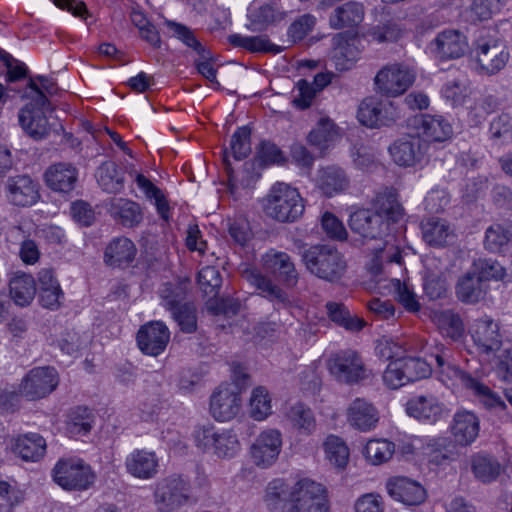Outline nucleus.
Masks as SVG:
<instances>
[{
  "label": "nucleus",
  "instance_id": "nucleus-1",
  "mask_svg": "<svg viewBox=\"0 0 512 512\" xmlns=\"http://www.w3.org/2000/svg\"><path fill=\"white\" fill-rule=\"evenodd\" d=\"M307 270L316 277L334 283L346 272L347 264L343 255L330 245H313L302 253Z\"/></svg>",
  "mask_w": 512,
  "mask_h": 512
},
{
  "label": "nucleus",
  "instance_id": "nucleus-2",
  "mask_svg": "<svg viewBox=\"0 0 512 512\" xmlns=\"http://www.w3.org/2000/svg\"><path fill=\"white\" fill-rule=\"evenodd\" d=\"M304 202L298 190L285 183H277L266 199L265 212L279 222H294L304 213Z\"/></svg>",
  "mask_w": 512,
  "mask_h": 512
},
{
  "label": "nucleus",
  "instance_id": "nucleus-3",
  "mask_svg": "<svg viewBox=\"0 0 512 512\" xmlns=\"http://www.w3.org/2000/svg\"><path fill=\"white\" fill-rule=\"evenodd\" d=\"M56 484L68 491H84L93 486L96 474L79 458L60 459L52 470Z\"/></svg>",
  "mask_w": 512,
  "mask_h": 512
},
{
  "label": "nucleus",
  "instance_id": "nucleus-4",
  "mask_svg": "<svg viewBox=\"0 0 512 512\" xmlns=\"http://www.w3.org/2000/svg\"><path fill=\"white\" fill-rule=\"evenodd\" d=\"M191 485L182 475H170L155 485L154 502L159 511L172 512L190 501Z\"/></svg>",
  "mask_w": 512,
  "mask_h": 512
},
{
  "label": "nucleus",
  "instance_id": "nucleus-5",
  "mask_svg": "<svg viewBox=\"0 0 512 512\" xmlns=\"http://www.w3.org/2000/svg\"><path fill=\"white\" fill-rule=\"evenodd\" d=\"M329 370L339 382L349 385L358 384L371 376L361 356L353 350L335 354L329 361Z\"/></svg>",
  "mask_w": 512,
  "mask_h": 512
},
{
  "label": "nucleus",
  "instance_id": "nucleus-6",
  "mask_svg": "<svg viewBox=\"0 0 512 512\" xmlns=\"http://www.w3.org/2000/svg\"><path fill=\"white\" fill-rule=\"evenodd\" d=\"M165 24L172 31L174 37L182 41L187 47L192 48L199 55V59L195 61L198 72L208 81L219 86L216 80V69L211 63L213 56L196 38L193 31L187 26L171 20H166Z\"/></svg>",
  "mask_w": 512,
  "mask_h": 512
},
{
  "label": "nucleus",
  "instance_id": "nucleus-7",
  "mask_svg": "<svg viewBox=\"0 0 512 512\" xmlns=\"http://www.w3.org/2000/svg\"><path fill=\"white\" fill-rule=\"evenodd\" d=\"M58 373L53 367H35L31 369L19 384L23 397L29 401L43 399L58 386Z\"/></svg>",
  "mask_w": 512,
  "mask_h": 512
},
{
  "label": "nucleus",
  "instance_id": "nucleus-8",
  "mask_svg": "<svg viewBox=\"0 0 512 512\" xmlns=\"http://www.w3.org/2000/svg\"><path fill=\"white\" fill-rule=\"evenodd\" d=\"M415 74L407 66L390 64L384 66L375 76L376 89L388 96L396 97L403 94L414 82Z\"/></svg>",
  "mask_w": 512,
  "mask_h": 512
},
{
  "label": "nucleus",
  "instance_id": "nucleus-9",
  "mask_svg": "<svg viewBox=\"0 0 512 512\" xmlns=\"http://www.w3.org/2000/svg\"><path fill=\"white\" fill-rule=\"evenodd\" d=\"M474 52L477 64L487 75H494L501 71L510 58L504 42L494 38L479 39Z\"/></svg>",
  "mask_w": 512,
  "mask_h": 512
},
{
  "label": "nucleus",
  "instance_id": "nucleus-10",
  "mask_svg": "<svg viewBox=\"0 0 512 512\" xmlns=\"http://www.w3.org/2000/svg\"><path fill=\"white\" fill-rule=\"evenodd\" d=\"M428 146L419 135H407L396 140L389 147V153L398 166L414 167L426 160Z\"/></svg>",
  "mask_w": 512,
  "mask_h": 512
},
{
  "label": "nucleus",
  "instance_id": "nucleus-11",
  "mask_svg": "<svg viewBox=\"0 0 512 512\" xmlns=\"http://www.w3.org/2000/svg\"><path fill=\"white\" fill-rule=\"evenodd\" d=\"M242 406L240 391L231 385H220L210 397V413L220 422L234 419Z\"/></svg>",
  "mask_w": 512,
  "mask_h": 512
},
{
  "label": "nucleus",
  "instance_id": "nucleus-12",
  "mask_svg": "<svg viewBox=\"0 0 512 512\" xmlns=\"http://www.w3.org/2000/svg\"><path fill=\"white\" fill-rule=\"evenodd\" d=\"M289 512H330L325 487L308 478L303 479L301 489Z\"/></svg>",
  "mask_w": 512,
  "mask_h": 512
},
{
  "label": "nucleus",
  "instance_id": "nucleus-13",
  "mask_svg": "<svg viewBox=\"0 0 512 512\" xmlns=\"http://www.w3.org/2000/svg\"><path fill=\"white\" fill-rule=\"evenodd\" d=\"M282 448V434L277 429L262 431L251 446L253 463L260 468L272 466Z\"/></svg>",
  "mask_w": 512,
  "mask_h": 512
},
{
  "label": "nucleus",
  "instance_id": "nucleus-14",
  "mask_svg": "<svg viewBox=\"0 0 512 512\" xmlns=\"http://www.w3.org/2000/svg\"><path fill=\"white\" fill-rule=\"evenodd\" d=\"M431 53L439 60H453L464 56L468 49L466 36L456 29H445L430 42Z\"/></svg>",
  "mask_w": 512,
  "mask_h": 512
},
{
  "label": "nucleus",
  "instance_id": "nucleus-15",
  "mask_svg": "<svg viewBox=\"0 0 512 512\" xmlns=\"http://www.w3.org/2000/svg\"><path fill=\"white\" fill-rule=\"evenodd\" d=\"M241 276L256 289L258 295L272 302L274 306L280 308L290 304L287 292L260 270L245 267L241 270Z\"/></svg>",
  "mask_w": 512,
  "mask_h": 512
},
{
  "label": "nucleus",
  "instance_id": "nucleus-16",
  "mask_svg": "<svg viewBox=\"0 0 512 512\" xmlns=\"http://www.w3.org/2000/svg\"><path fill=\"white\" fill-rule=\"evenodd\" d=\"M4 189L8 201L14 206L30 207L40 199L38 182L26 174L9 177Z\"/></svg>",
  "mask_w": 512,
  "mask_h": 512
},
{
  "label": "nucleus",
  "instance_id": "nucleus-17",
  "mask_svg": "<svg viewBox=\"0 0 512 512\" xmlns=\"http://www.w3.org/2000/svg\"><path fill=\"white\" fill-rule=\"evenodd\" d=\"M351 231L364 239H380L389 232L388 222L373 209H358L350 215Z\"/></svg>",
  "mask_w": 512,
  "mask_h": 512
},
{
  "label": "nucleus",
  "instance_id": "nucleus-18",
  "mask_svg": "<svg viewBox=\"0 0 512 512\" xmlns=\"http://www.w3.org/2000/svg\"><path fill=\"white\" fill-rule=\"evenodd\" d=\"M303 479L289 485L282 479L271 481L265 493V504L271 512H289L298 496Z\"/></svg>",
  "mask_w": 512,
  "mask_h": 512
},
{
  "label": "nucleus",
  "instance_id": "nucleus-19",
  "mask_svg": "<svg viewBox=\"0 0 512 512\" xmlns=\"http://www.w3.org/2000/svg\"><path fill=\"white\" fill-rule=\"evenodd\" d=\"M136 340L144 354L158 356L165 350L170 340V332L162 321H151L140 327Z\"/></svg>",
  "mask_w": 512,
  "mask_h": 512
},
{
  "label": "nucleus",
  "instance_id": "nucleus-20",
  "mask_svg": "<svg viewBox=\"0 0 512 512\" xmlns=\"http://www.w3.org/2000/svg\"><path fill=\"white\" fill-rule=\"evenodd\" d=\"M436 362V369L440 374L441 381L451 385L461 384L466 388L475 385V380L470 374L462 371L452 360L451 351L443 345L436 346V352L431 354Z\"/></svg>",
  "mask_w": 512,
  "mask_h": 512
},
{
  "label": "nucleus",
  "instance_id": "nucleus-21",
  "mask_svg": "<svg viewBox=\"0 0 512 512\" xmlns=\"http://www.w3.org/2000/svg\"><path fill=\"white\" fill-rule=\"evenodd\" d=\"M262 265L266 272L274 275L285 286L293 287L297 284L298 272L287 253L271 249L262 256Z\"/></svg>",
  "mask_w": 512,
  "mask_h": 512
},
{
  "label": "nucleus",
  "instance_id": "nucleus-22",
  "mask_svg": "<svg viewBox=\"0 0 512 512\" xmlns=\"http://www.w3.org/2000/svg\"><path fill=\"white\" fill-rule=\"evenodd\" d=\"M46 185L53 191L69 194L76 187L78 169L71 163L58 162L50 165L45 173Z\"/></svg>",
  "mask_w": 512,
  "mask_h": 512
},
{
  "label": "nucleus",
  "instance_id": "nucleus-23",
  "mask_svg": "<svg viewBox=\"0 0 512 512\" xmlns=\"http://www.w3.org/2000/svg\"><path fill=\"white\" fill-rule=\"evenodd\" d=\"M472 337L480 351L487 355L497 352L502 345L499 326L489 317L475 321Z\"/></svg>",
  "mask_w": 512,
  "mask_h": 512
},
{
  "label": "nucleus",
  "instance_id": "nucleus-24",
  "mask_svg": "<svg viewBox=\"0 0 512 512\" xmlns=\"http://www.w3.org/2000/svg\"><path fill=\"white\" fill-rule=\"evenodd\" d=\"M389 495L405 505H419L426 498V491L420 483L407 477H395L387 482Z\"/></svg>",
  "mask_w": 512,
  "mask_h": 512
},
{
  "label": "nucleus",
  "instance_id": "nucleus-25",
  "mask_svg": "<svg viewBox=\"0 0 512 512\" xmlns=\"http://www.w3.org/2000/svg\"><path fill=\"white\" fill-rule=\"evenodd\" d=\"M418 135L428 142H444L453 133L452 126L442 116L420 115L414 120Z\"/></svg>",
  "mask_w": 512,
  "mask_h": 512
},
{
  "label": "nucleus",
  "instance_id": "nucleus-26",
  "mask_svg": "<svg viewBox=\"0 0 512 512\" xmlns=\"http://www.w3.org/2000/svg\"><path fill=\"white\" fill-rule=\"evenodd\" d=\"M406 411L408 415L420 421L434 424L442 418L444 408L435 396L419 395L407 402Z\"/></svg>",
  "mask_w": 512,
  "mask_h": 512
},
{
  "label": "nucleus",
  "instance_id": "nucleus-27",
  "mask_svg": "<svg viewBox=\"0 0 512 512\" xmlns=\"http://www.w3.org/2000/svg\"><path fill=\"white\" fill-rule=\"evenodd\" d=\"M44 108L31 102L23 107L18 115L19 123L23 130L36 140L43 139L49 133L50 128L43 110Z\"/></svg>",
  "mask_w": 512,
  "mask_h": 512
},
{
  "label": "nucleus",
  "instance_id": "nucleus-28",
  "mask_svg": "<svg viewBox=\"0 0 512 512\" xmlns=\"http://www.w3.org/2000/svg\"><path fill=\"white\" fill-rule=\"evenodd\" d=\"M398 198L396 189L386 187L373 200V210L388 222V227L390 223H397L404 217V208Z\"/></svg>",
  "mask_w": 512,
  "mask_h": 512
},
{
  "label": "nucleus",
  "instance_id": "nucleus-29",
  "mask_svg": "<svg viewBox=\"0 0 512 512\" xmlns=\"http://www.w3.org/2000/svg\"><path fill=\"white\" fill-rule=\"evenodd\" d=\"M37 284L40 304L51 310L58 309L61 300L64 298V293L54 275V271L50 268L41 269L38 272Z\"/></svg>",
  "mask_w": 512,
  "mask_h": 512
},
{
  "label": "nucleus",
  "instance_id": "nucleus-30",
  "mask_svg": "<svg viewBox=\"0 0 512 512\" xmlns=\"http://www.w3.org/2000/svg\"><path fill=\"white\" fill-rule=\"evenodd\" d=\"M364 16L363 3L350 0L334 8L329 16V25L336 30L354 28L362 23Z\"/></svg>",
  "mask_w": 512,
  "mask_h": 512
},
{
  "label": "nucleus",
  "instance_id": "nucleus-31",
  "mask_svg": "<svg viewBox=\"0 0 512 512\" xmlns=\"http://www.w3.org/2000/svg\"><path fill=\"white\" fill-rule=\"evenodd\" d=\"M391 104L382 103L376 99H365L359 107L358 119L367 127L387 126L394 121L390 112Z\"/></svg>",
  "mask_w": 512,
  "mask_h": 512
},
{
  "label": "nucleus",
  "instance_id": "nucleus-32",
  "mask_svg": "<svg viewBox=\"0 0 512 512\" xmlns=\"http://www.w3.org/2000/svg\"><path fill=\"white\" fill-rule=\"evenodd\" d=\"M286 11L276 2L262 4L249 10L250 28L253 31H264L285 19Z\"/></svg>",
  "mask_w": 512,
  "mask_h": 512
},
{
  "label": "nucleus",
  "instance_id": "nucleus-33",
  "mask_svg": "<svg viewBox=\"0 0 512 512\" xmlns=\"http://www.w3.org/2000/svg\"><path fill=\"white\" fill-rule=\"evenodd\" d=\"M378 419L376 408L364 398H356L347 409L349 424L360 431L371 430Z\"/></svg>",
  "mask_w": 512,
  "mask_h": 512
},
{
  "label": "nucleus",
  "instance_id": "nucleus-34",
  "mask_svg": "<svg viewBox=\"0 0 512 512\" xmlns=\"http://www.w3.org/2000/svg\"><path fill=\"white\" fill-rule=\"evenodd\" d=\"M316 183L325 196L332 197L347 190L350 179L342 168L331 165L318 171Z\"/></svg>",
  "mask_w": 512,
  "mask_h": 512
},
{
  "label": "nucleus",
  "instance_id": "nucleus-35",
  "mask_svg": "<svg viewBox=\"0 0 512 512\" xmlns=\"http://www.w3.org/2000/svg\"><path fill=\"white\" fill-rule=\"evenodd\" d=\"M158 458L154 452L135 450L125 460L129 474L139 479H151L158 472Z\"/></svg>",
  "mask_w": 512,
  "mask_h": 512
},
{
  "label": "nucleus",
  "instance_id": "nucleus-36",
  "mask_svg": "<svg viewBox=\"0 0 512 512\" xmlns=\"http://www.w3.org/2000/svg\"><path fill=\"white\" fill-rule=\"evenodd\" d=\"M423 240L430 246L442 247L455 239L451 225L445 220L436 217L424 219L421 222Z\"/></svg>",
  "mask_w": 512,
  "mask_h": 512
},
{
  "label": "nucleus",
  "instance_id": "nucleus-37",
  "mask_svg": "<svg viewBox=\"0 0 512 512\" xmlns=\"http://www.w3.org/2000/svg\"><path fill=\"white\" fill-rule=\"evenodd\" d=\"M136 246L126 237L113 239L106 247L104 261L111 267H128L136 256Z\"/></svg>",
  "mask_w": 512,
  "mask_h": 512
},
{
  "label": "nucleus",
  "instance_id": "nucleus-38",
  "mask_svg": "<svg viewBox=\"0 0 512 512\" xmlns=\"http://www.w3.org/2000/svg\"><path fill=\"white\" fill-rule=\"evenodd\" d=\"M479 419L469 411L458 412L454 415L451 427L455 442L466 446L475 441L479 434Z\"/></svg>",
  "mask_w": 512,
  "mask_h": 512
},
{
  "label": "nucleus",
  "instance_id": "nucleus-39",
  "mask_svg": "<svg viewBox=\"0 0 512 512\" xmlns=\"http://www.w3.org/2000/svg\"><path fill=\"white\" fill-rule=\"evenodd\" d=\"M99 186L108 193H120L124 189V171L113 161L103 162L96 170Z\"/></svg>",
  "mask_w": 512,
  "mask_h": 512
},
{
  "label": "nucleus",
  "instance_id": "nucleus-40",
  "mask_svg": "<svg viewBox=\"0 0 512 512\" xmlns=\"http://www.w3.org/2000/svg\"><path fill=\"white\" fill-rule=\"evenodd\" d=\"M14 451L24 461H39L46 453V440L37 433L21 435L15 441Z\"/></svg>",
  "mask_w": 512,
  "mask_h": 512
},
{
  "label": "nucleus",
  "instance_id": "nucleus-41",
  "mask_svg": "<svg viewBox=\"0 0 512 512\" xmlns=\"http://www.w3.org/2000/svg\"><path fill=\"white\" fill-rule=\"evenodd\" d=\"M471 470L477 480L487 484L500 476L502 466L494 456L478 453L471 458Z\"/></svg>",
  "mask_w": 512,
  "mask_h": 512
},
{
  "label": "nucleus",
  "instance_id": "nucleus-42",
  "mask_svg": "<svg viewBox=\"0 0 512 512\" xmlns=\"http://www.w3.org/2000/svg\"><path fill=\"white\" fill-rule=\"evenodd\" d=\"M110 207L113 217L118 219L123 226H137L143 219L140 205L132 200L114 198L111 201Z\"/></svg>",
  "mask_w": 512,
  "mask_h": 512
},
{
  "label": "nucleus",
  "instance_id": "nucleus-43",
  "mask_svg": "<svg viewBox=\"0 0 512 512\" xmlns=\"http://www.w3.org/2000/svg\"><path fill=\"white\" fill-rule=\"evenodd\" d=\"M484 283L470 270L457 282V298L468 304L479 302L485 295Z\"/></svg>",
  "mask_w": 512,
  "mask_h": 512
},
{
  "label": "nucleus",
  "instance_id": "nucleus-44",
  "mask_svg": "<svg viewBox=\"0 0 512 512\" xmlns=\"http://www.w3.org/2000/svg\"><path fill=\"white\" fill-rule=\"evenodd\" d=\"M10 295L19 306H27L34 299L36 282L31 275L22 273L15 275L9 283Z\"/></svg>",
  "mask_w": 512,
  "mask_h": 512
},
{
  "label": "nucleus",
  "instance_id": "nucleus-45",
  "mask_svg": "<svg viewBox=\"0 0 512 512\" xmlns=\"http://www.w3.org/2000/svg\"><path fill=\"white\" fill-rule=\"evenodd\" d=\"M433 321L437 325L440 332L456 341L464 334V324L460 315L453 310L447 309L434 312Z\"/></svg>",
  "mask_w": 512,
  "mask_h": 512
},
{
  "label": "nucleus",
  "instance_id": "nucleus-46",
  "mask_svg": "<svg viewBox=\"0 0 512 512\" xmlns=\"http://www.w3.org/2000/svg\"><path fill=\"white\" fill-rule=\"evenodd\" d=\"M326 308L331 321L347 331L357 332L366 325L364 319L359 318L357 315H352L342 303L328 302Z\"/></svg>",
  "mask_w": 512,
  "mask_h": 512
},
{
  "label": "nucleus",
  "instance_id": "nucleus-47",
  "mask_svg": "<svg viewBox=\"0 0 512 512\" xmlns=\"http://www.w3.org/2000/svg\"><path fill=\"white\" fill-rule=\"evenodd\" d=\"M429 461L436 465H442L456 459V446L447 437L430 439L426 444Z\"/></svg>",
  "mask_w": 512,
  "mask_h": 512
},
{
  "label": "nucleus",
  "instance_id": "nucleus-48",
  "mask_svg": "<svg viewBox=\"0 0 512 512\" xmlns=\"http://www.w3.org/2000/svg\"><path fill=\"white\" fill-rule=\"evenodd\" d=\"M338 128L329 118H321L317 126L309 133L307 139L311 146L317 148L322 154L338 137Z\"/></svg>",
  "mask_w": 512,
  "mask_h": 512
},
{
  "label": "nucleus",
  "instance_id": "nucleus-49",
  "mask_svg": "<svg viewBox=\"0 0 512 512\" xmlns=\"http://www.w3.org/2000/svg\"><path fill=\"white\" fill-rule=\"evenodd\" d=\"M286 416L291 425L301 434L310 435L316 429V420L312 410L302 403L291 406Z\"/></svg>",
  "mask_w": 512,
  "mask_h": 512
},
{
  "label": "nucleus",
  "instance_id": "nucleus-50",
  "mask_svg": "<svg viewBox=\"0 0 512 512\" xmlns=\"http://www.w3.org/2000/svg\"><path fill=\"white\" fill-rule=\"evenodd\" d=\"M228 41L232 46L246 49L252 53H277L280 51L266 36H242L240 34H232L228 37Z\"/></svg>",
  "mask_w": 512,
  "mask_h": 512
},
{
  "label": "nucleus",
  "instance_id": "nucleus-51",
  "mask_svg": "<svg viewBox=\"0 0 512 512\" xmlns=\"http://www.w3.org/2000/svg\"><path fill=\"white\" fill-rule=\"evenodd\" d=\"M324 451L329 462L338 469L346 467L349 460V448L338 436L330 435L324 442Z\"/></svg>",
  "mask_w": 512,
  "mask_h": 512
},
{
  "label": "nucleus",
  "instance_id": "nucleus-52",
  "mask_svg": "<svg viewBox=\"0 0 512 512\" xmlns=\"http://www.w3.org/2000/svg\"><path fill=\"white\" fill-rule=\"evenodd\" d=\"M135 181L147 198L155 200L157 212L163 220L167 221L169 219L170 207L162 191L142 174H137Z\"/></svg>",
  "mask_w": 512,
  "mask_h": 512
},
{
  "label": "nucleus",
  "instance_id": "nucleus-53",
  "mask_svg": "<svg viewBox=\"0 0 512 512\" xmlns=\"http://www.w3.org/2000/svg\"><path fill=\"white\" fill-rule=\"evenodd\" d=\"M93 417L87 408L78 407L68 417L66 422L67 433L71 437L84 436L91 431Z\"/></svg>",
  "mask_w": 512,
  "mask_h": 512
},
{
  "label": "nucleus",
  "instance_id": "nucleus-54",
  "mask_svg": "<svg viewBox=\"0 0 512 512\" xmlns=\"http://www.w3.org/2000/svg\"><path fill=\"white\" fill-rule=\"evenodd\" d=\"M197 281L199 288L206 297L209 299L217 297L222 285V276L216 267H203L198 273Z\"/></svg>",
  "mask_w": 512,
  "mask_h": 512
},
{
  "label": "nucleus",
  "instance_id": "nucleus-55",
  "mask_svg": "<svg viewBox=\"0 0 512 512\" xmlns=\"http://www.w3.org/2000/svg\"><path fill=\"white\" fill-rule=\"evenodd\" d=\"M395 451L394 443L386 439H373L365 446V456L374 465L388 461Z\"/></svg>",
  "mask_w": 512,
  "mask_h": 512
},
{
  "label": "nucleus",
  "instance_id": "nucleus-56",
  "mask_svg": "<svg viewBox=\"0 0 512 512\" xmlns=\"http://www.w3.org/2000/svg\"><path fill=\"white\" fill-rule=\"evenodd\" d=\"M403 369L407 382H414L428 377L431 374V364L421 358H397Z\"/></svg>",
  "mask_w": 512,
  "mask_h": 512
},
{
  "label": "nucleus",
  "instance_id": "nucleus-57",
  "mask_svg": "<svg viewBox=\"0 0 512 512\" xmlns=\"http://www.w3.org/2000/svg\"><path fill=\"white\" fill-rule=\"evenodd\" d=\"M28 87L35 93L32 102L40 107H46L49 104L47 95H54L58 90L56 83L44 76L30 78Z\"/></svg>",
  "mask_w": 512,
  "mask_h": 512
},
{
  "label": "nucleus",
  "instance_id": "nucleus-58",
  "mask_svg": "<svg viewBox=\"0 0 512 512\" xmlns=\"http://www.w3.org/2000/svg\"><path fill=\"white\" fill-rule=\"evenodd\" d=\"M271 414V399L264 387L252 391L250 399V415L257 421H262Z\"/></svg>",
  "mask_w": 512,
  "mask_h": 512
},
{
  "label": "nucleus",
  "instance_id": "nucleus-59",
  "mask_svg": "<svg viewBox=\"0 0 512 512\" xmlns=\"http://www.w3.org/2000/svg\"><path fill=\"white\" fill-rule=\"evenodd\" d=\"M471 271L484 283L489 280H500L504 277V267L492 259L474 261Z\"/></svg>",
  "mask_w": 512,
  "mask_h": 512
},
{
  "label": "nucleus",
  "instance_id": "nucleus-60",
  "mask_svg": "<svg viewBox=\"0 0 512 512\" xmlns=\"http://www.w3.org/2000/svg\"><path fill=\"white\" fill-rule=\"evenodd\" d=\"M162 305L173 311L179 308L186 297V285L183 283H165L160 290Z\"/></svg>",
  "mask_w": 512,
  "mask_h": 512
},
{
  "label": "nucleus",
  "instance_id": "nucleus-61",
  "mask_svg": "<svg viewBox=\"0 0 512 512\" xmlns=\"http://www.w3.org/2000/svg\"><path fill=\"white\" fill-rule=\"evenodd\" d=\"M239 446L236 434L231 430H222L219 431L212 450L219 458H232L238 452Z\"/></svg>",
  "mask_w": 512,
  "mask_h": 512
},
{
  "label": "nucleus",
  "instance_id": "nucleus-62",
  "mask_svg": "<svg viewBox=\"0 0 512 512\" xmlns=\"http://www.w3.org/2000/svg\"><path fill=\"white\" fill-rule=\"evenodd\" d=\"M510 241V232L500 224L489 226L485 232L484 246L490 252H500Z\"/></svg>",
  "mask_w": 512,
  "mask_h": 512
},
{
  "label": "nucleus",
  "instance_id": "nucleus-63",
  "mask_svg": "<svg viewBox=\"0 0 512 512\" xmlns=\"http://www.w3.org/2000/svg\"><path fill=\"white\" fill-rule=\"evenodd\" d=\"M251 131L248 127L238 128L231 137L230 148L236 160L245 159L251 152Z\"/></svg>",
  "mask_w": 512,
  "mask_h": 512
},
{
  "label": "nucleus",
  "instance_id": "nucleus-64",
  "mask_svg": "<svg viewBox=\"0 0 512 512\" xmlns=\"http://www.w3.org/2000/svg\"><path fill=\"white\" fill-rule=\"evenodd\" d=\"M478 397L479 401L489 410L503 411L506 409L505 402L486 385L475 380V385L470 387Z\"/></svg>",
  "mask_w": 512,
  "mask_h": 512
}]
</instances>
